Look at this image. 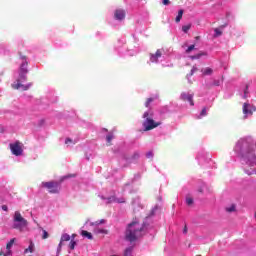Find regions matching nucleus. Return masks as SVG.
Instances as JSON below:
<instances>
[{"mask_svg":"<svg viewBox=\"0 0 256 256\" xmlns=\"http://www.w3.org/2000/svg\"><path fill=\"white\" fill-rule=\"evenodd\" d=\"M143 231H145V224L140 223L137 219H134L130 224H128L125 239L130 243L137 241V239L143 237Z\"/></svg>","mask_w":256,"mask_h":256,"instance_id":"f257e3e1","label":"nucleus"},{"mask_svg":"<svg viewBox=\"0 0 256 256\" xmlns=\"http://www.w3.org/2000/svg\"><path fill=\"white\" fill-rule=\"evenodd\" d=\"M27 61L25 60L22 62L20 66V71H19V77L17 78L16 81H14L11 85L12 89L19 90L21 89L22 91H29L31 87L33 86V83H28V84H23L25 81H27V73H29V70L27 69Z\"/></svg>","mask_w":256,"mask_h":256,"instance_id":"f03ea898","label":"nucleus"},{"mask_svg":"<svg viewBox=\"0 0 256 256\" xmlns=\"http://www.w3.org/2000/svg\"><path fill=\"white\" fill-rule=\"evenodd\" d=\"M143 127H144V131H152V129H156V127H159V125H161V122H155V120H153V112L151 111H147L144 112L143 114Z\"/></svg>","mask_w":256,"mask_h":256,"instance_id":"7ed1b4c3","label":"nucleus"},{"mask_svg":"<svg viewBox=\"0 0 256 256\" xmlns=\"http://www.w3.org/2000/svg\"><path fill=\"white\" fill-rule=\"evenodd\" d=\"M29 225V222L21 215V212L16 211L13 216V229H18V231H23L25 227Z\"/></svg>","mask_w":256,"mask_h":256,"instance_id":"20e7f679","label":"nucleus"},{"mask_svg":"<svg viewBox=\"0 0 256 256\" xmlns=\"http://www.w3.org/2000/svg\"><path fill=\"white\" fill-rule=\"evenodd\" d=\"M42 187L48 190V193L57 194L61 191V184L57 181L42 182Z\"/></svg>","mask_w":256,"mask_h":256,"instance_id":"39448f33","label":"nucleus"},{"mask_svg":"<svg viewBox=\"0 0 256 256\" xmlns=\"http://www.w3.org/2000/svg\"><path fill=\"white\" fill-rule=\"evenodd\" d=\"M9 147H10L12 155H15L16 157L23 155V143H21L20 141L11 143L9 145Z\"/></svg>","mask_w":256,"mask_h":256,"instance_id":"423d86ee","label":"nucleus"},{"mask_svg":"<svg viewBox=\"0 0 256 256\" xmlns=\"http://www.w3.org/2000/svg\"><path fill=\"white\" fill-rule=\"evenodd\" d=\"M180 99L182 101H188V103H190L191 107H193L195 105V102L193 101V94L183 92L180 95Z\"/></svg>","mask_w":256,"mask_h":256,"instance_id":"0eeeda50","label":"nucleus"},{"mask_svg":"<svg viewBox=\"0 0 256 256\" xmlns=\"http://www.w3.org/2000/svg\"><path fill=\"white\" fill-rule=\"evenodd\" d=\"M15 244V238H12L7 244H6V250L7 252L4 253L3 251L0 252L1 256H9L11 255V247Z\"/></svg>","mask_w":256,"mask_h":256,"instance_id":"6e6552de","label":"nucleus"},{"mask_svg":"<svg viewBox=\"0 0 256 256\" xmlns=\"http://www.w3.org/2000/svg\"><path fill=\"white\" fill-rule=\"evenodd\" d=\"M114 17L118 21H123V19H125V10H123V9L116 10L114 13Z\"/></svg>","mask_w":256,"mask_h":256,"instance_id":"1a4fd4ad","label":"nucleus"},{"mask_svg":"<svg viewBox=\"0 0 256 256\" xmlns=\"http://www.w3.org/2000/svg\"><path fill=\"white\" fill-rule=\"evenodd\" d=\"M162 53L161 50H157L155 54H151L150 61L152 63H157L159 57H161Z\"/></svg>","mask_w":256,"mask_h":256,"instance_id":"9d476101","label":"nucleus"},{"mask_svg":"<svg viewBox=\"0 0 256 256\" xmlns=\"http://www.w3.org/2000/svg\"><path fill=\"white\" fill-rule=\"evenodd\" d=\"M251 105L248 103H244L243 105V113L244 115H253V110H251Z\"/></svg>","mask_w":256,"mask_h":256,"instance_id":"9b49d317","label":"nucleus"},{"mask_svg":"<svg viewBox=\"0 0 256 256\" xmlns=\"http://www.w3.org/2000/svg\"><path fill=\"white\" fill-rule=\"evenodd\" d=\"M109 203H125V198H118L115 196H112L108 198Z\"/></svg>","mask_w":256,"mask_h":256,"instance_id":"f8f14e48","label":"nucleus"},{"mask_svg":"<svg viewBox=\"0 0 256 256\" xmlns=\"http://www.w3.org/2000/svg\"><path fill=\"white\" fill-rule=\"evenodd\" d=\"M246 145H247V141H245V140H240V141L236 144L235 151H239V150L243 149L244 147H246Z\"/></svg>","mask_w":256,"mask_h":256,"instance_id":"ddd939ff","label":"nucleus"},{"mask_svg":"<svg viewBox=\"0 0 256 256\" xmlns=\"http://www.w3.org/2000/svg\"><path fill=\"white\" fill-rule=\"evenodd\" d=\"M82 237H86V239H90V241H93V234L91 232H88L87 230L81 231Z\"/></svg>","mask_w":256,"mask_h":256,"instance_id":"4468645a","label":"nucleus"},{"mask_svg":"<svg viewBox=\"0 0 256 256\" xmlns=\"http://www.w3.org/2000/svg\"><path fill=\"white\" fill-rule=\"evenodd\" d=\"M35 251V243L30 241L28 248L25 249L24 253H33Z\"/></svg>","mask_w":256,"mask_h":256,"instance_id":"2eb2a0df","label":"nucleus"},{"mask_svg":"<svg viewBox=\"0 0 256 256\" xmlns=\"http://www.w3.org/2000/svg\"><path fill=\"white\" fill-rule=\"evenodd\" d=\"M205 55H207L205 52H200V53H198L196 55L190 56V59H192V60L201 59V57H203Z\"/></svg>","mask_w":256,"mask_h":256,"instance_id":"dca6fc26","label":"nucleus"},{"mask_svg":"<svg viewBox=\"0 0 256 256\" xmlns=\"http://www.w3.org/2000/svg\"><path fill=\"white\" fill-rule=\"evenodd\" d=\"M202 75H213V69L207 67L204 70H202Z\"/></svg>","mask_w":256,"mask_h":256,"instance_id":"f3484780","label":"nucleus"},{"mask_svg":"<svg viewBox=\"0 0 256 256\" xmlns=\"http://www.w3.org/2000/svg\"><path fill=\"white\" fill-rule=\"evenodd\" d=\"M95 233H97V235H100V234L107 235V233H109V231L105 230V229L97 228V229H95Z\"/></svg>","mask_w":256,"mask_h":256,"instance_id":"a211bd4d","label":"nucleus"},{"mask_svg":"<svg viewBox=\"0 0 256 256\" xmlns=\"http://www.w3.org/2000/svg\"><path fill=\"white\" fill-rule=\"evenodd\" d=\"M214 37H221L223 35V31H221V28H215L214 29Z\"/></svg>","mask_w":256,"mask_h":256,"instance_id":"6ab92c4d","label":"nucleus"},{"mask_svg":"<svg viewBox=\"0 0 256 256\" xmlns=\"http://www.w3.org/2000/svg\"><path fill=\"white\" fill-rule=\"evenodd\" d=\"M113 139H115V136L113 135V133H110L106 136V141L108 145H111V142L113 141Z\"/></svg>","mask_w":256,"mask_h":256,"instance_id":"aec40b11","label":"nucleus"},{"mask_svg":"<svg viewBox=\"0 0 256 256\" xmlns=\"http://www.w3.org/2000/svg\"><path fill=\"white\" fill-rule=\"evenodd\" d=\"M181 19H183V10L178 11V15L176 16V19H175L176 23H179Z\"/></svg>","mask_w":256,"mask_h":256,"instance_id":"412c9836","label":"nucleus"},{"mask_svg":"<svg viewBox=\"0 0 256 256\" xmlns=\"http://www.w3.org/2000/svg\"><path fill=\"white\" fill-rule=\"evenodd\" d=\"M201 117H207V107H204L202 111L200 112V116L198 119H201Z\"/></svg>","mask_w":256,"mask_h":256,"instance_id":"4be33fe9","label":"nucleus"},{"mask_svg":"<svg viewBox=\"0 0 256 256\" xmlns=\"http://www.w3.org/2000/svg\"><path fill=\"white\" fill-rule=\"evenodd\" d=\"M236 206L235 204H232L231 206L226 208L227 213H233L235 212Z\"/></svg>","mask_w":256,"mask_h":256,"instance_id":"5701e85b","label":"nucleus"},{"mask_svg":"<svg viewBox=\"0 0 256 256\" xmlns=\"http://www.w3.org/2000/svg\"><path fill=\"white\" fill-rule=\"evenodd\" d=\"M61 241H71V236L69 234H63L61 236Z\"/></svg>","mask_w":256,"mask_h":256,"instance_id":"b1692460","label":"nucleus"},{"mask_svg":"<svg viewBox=\"0 0 256 256\" xmlns=\"http://www.w3.org/2000/svg\"><path fill=\"white\" fill-rule=\"evenodd\" d=\"M189 29H191V24H187L185 26H182V31L184 33H188L189 32Z\"/></svg>","mask_w":256,"mask_h":256,"instance_id":"393cba45","label":"nucleus"},{"mask_svg":"<svg viewBox=\"0 0 256 256\" xmlns=\"http://www.w3.org/2000/svg\"><path fill=\"white\" fill-rule=\"evenodd\" d=\"M42 239H49V232L47 230L42 229Z\"/></svg>","mask_w":256,"mask_h":256,"instance_id":"a878e982","label":"nucleus"},{"mask_svg":"<svg viewBox=\"0 0 256 256\" xmlns=\"http://www.w3.org/2000/svg\"><path fill=\"white\" fill-rule=\"evenodd\" d=\"M75 245H77V242H75V240H71L69 244V249L73 251V249H75Z\"/></svg>","mask_w":256,"mask_h":256,"instance_id":"bb28decb","label":"nucleus"},{"mask_svg":"<svg viewBox=\"0 0 256 256\" xmlns=\"http://www.w3.org/2000/svg\"><path fill=\"white\" fill-rule=\"evenodd\" d=\"M154 99L153 98H148L145 102V107H149V105H151V103H153Z\"/></svg>","mask_w":256,"mask_h":256,"instance_id":"cd10ccee","label":"nucleus"},{"mask_svg":"<svg viewBox=\"0 0 256 256\" xmlns=\"http://www.w3.org/2000/svg\"><path fill=\"white\" fill-rule=\"evenodd\" d=\"M194 49H195V45H190V46L187 48L186 53H190V52H192Z\"/></svg>","mask_w":256,"mask_h":256,"instance_id":"c85d7f7f","label":"nucleus"},{"mask_svg":"<svg viewBox=\"0 0 256 256\" xmlns=\"http://www.w3.org/2000/svg\"><path fill=\"white\" fill-rule=\"evenodd\" d=\"M147 159H153V151H149L146 153Z\"/></svg>","mask_w":256,"mask_h":256,"instance_id":"c756f323","label":"nucleus"},{"mask_svg":"<svg viewBox=\"0 0 256 256\" xmlns=\"http://www.w3.org/2000/svg\"><path fill=\"white\" fill-rule=\"evenodd\" d=\"M186 203L187 205H193V198L191 197L186 198Z\"/></svg>","mask_w":256,"mask_h":256,"instance_id":"7c9ffc66","label":"nucleus"},{"mask_svg":"<svg viewBox=\"0 0 256 256\" xmlns=\"http://www.w3.org/2000/svg\"><path fill=\"white\" fill-rule=\"evenodd\" d=\"M139 157H140L139 152H135V153L133 154V156H132V159H139Z\"/></svg>","mask_w":256,"mask_h":256,"instance_id":"2f4dec72","label":"nucleus"},{"mask_svg":"<svg viewBox=\"0 0 256 256\" xmlns=\"http://www.w3.org/2000/svg\"><path fill=\"white\" fill-rule=\"evenodd\" d=\"M61 247H63V241L60 240V243L58 245V250H57L58 253H61Z\"/></svg>","mask_w":256,"mask_h":256,"instance_id":"473e14b6","label":"nucleus"},{"mask_svg":"<svg viewBox=\"0 0 256 256\" xmlns=\"http://www.w3.org/2000/svg\"><path fill=\"white\" fill-rule=\"evenodd\" d=\"M65 143H66V145H69V143H73V140H71V138H67Z\"/></svg>","mask_w":256,"mask_h":256,"instance_id":"72a5a7b5","label":"nucleus"},{"mask_svg":"<svg viewBox=\"0 0 256 256\" xmlns=\"http://www.w3.org/2000/svg\"><path fill=\"white\" fill-rule=\"evenodd\" d=\"M2 211H9V208L7 207V205H2Z\"/></svg>","mask_w":256,"mask_h":256,"instance_id":"f704fd0d","label":"nucleus"},{"mask_svg":"<svg viewBox=\"0 0 256 256\" xmlns=\"http://www.w3.org/2000/svg\"><path fill=\"white\" fill-rule=\"evenodd\" d=\"M163 5H169L170 3H171V1H169V0H163Z\"/></svg>","mask_w":256,"mask_h":256,"instance_id":"c9c22d12","label":"nucleus"},{"mask_svg":"<svg viewBox=\"0 0 256 256\" xmlns=\"http://www.w3.org/2000/svg\"><path fill=\"white\" fill-rule=\"evenodd\" d=\"M250 110L252 111V114H253L256 111V107L255 106H250Z\"/></svg>","mask_w":256,"mask_h":256,"instance_id":"e433bc0d","label":"nucleus"},{"mask_svg":"<svg viewBox=\"0 0 256 256\" xmlns=\"http://www.w3.org/2000/svg\"><path fill=\"white\" fill-rule=\"evenodd\" d=\"M20 57L23 59V61H26V59H27V56H23V55H21V53H20Z\"/></svg>","mask_w":256,"mask_h":256,"instance_id":"4c0bfd02","label":"nucleus"},{"mask_svg":"<svg viewBox=\"0 0 256 256\" xmlns=\"http://www.w3.org/2000/svg\"><path fill=\"white\" fill-rule=\"evenodd\" d=\"M97 225H101L102 223H105V220H100L99 222H96Z\"/></svg>","mask_w":256,"mask_h":256,"instance_id":"58836bf2","label":"nucleus"},{"mask_svg":"<svg viewBox=\"0 0 256 256\" xmlns=\"http://www.w3.org/2000/svg\"><path fill=\"white\" fill-rule=\"evenodd\" d=\"M214 85H216V87H219V81H215Z\"/></svg>","mask_w":256,"mask_h":256,"instance_id":"ea45409f","label":"nucleus"},{"mask_svg":"<svg viewBox=\"0 0 256 256\" xmlns=\"http://www.w3.org/2000/svg\"><path fill=\"white\" fill-rule=\"evenodd\" d=\"M183 233H187V226H184Z\"/></svg>","mask_w":256,"mask_h":256,"instance_id":"a19ab883","label":"nucleus"},{"mask_svg":"<svg viewBox=\"0 0 256 256\" xmlns=\"http://www.w3.org/2000/svg\"><path fill=\"white\" fill-rule=\"evenodd\" d=\"M225 27H227V24L222 25V26L220 27V29H225Z\"/></svg>","mask_w":256,"mask_h":256,"instance_id":"79ce46f5","label":"nucleus"},{"mask_svg":"<svg viewBox=\"0 0 256 256\" xmlns=\"http://www.w3.org/2000/svg\"><path fill=\"white\" fill-rule=\"evenodd\" d=\"M68 177H77V175L76 174H72V175H70Z\"/></svg>","mask_w":256,"mask_h":256,"instance_id":"37998d69","label":"nucleus"},{"mask_svg":"<svg viewBox=\"0 0 256 256\" xmlns=\"http://www.w3.org/2000/svg\"><path fill=\"white\" fill-rule=\"evenodd\" d=\"M199 192H200V193H203V189H199Z\"/></svg>","mask_w":256,"mask_h":256,"instance_id":"c03bdc74","label":"nucleus"},{"mask_svg":"<svg viewBox=\"0 0 256 256\" xmlns=\"http://www.w3.org/2000/svg\"><path fill=\"white\" fill-rule=\"evenodd\" d=\"M244 95H247V90L244 91Z\"/></svg>","mask_w":256,"mask_h":256,"instance_id":"a18cd8bd","label":"nucleus"},{"mask_svg":"<svg viewBox=\"0 0 256 256\" xmlns=\"http://www.w3.org/2000/svg\"><path fill=\"white\" fill-rule=\"evenodd\" d=\"M196 39H200V37H199V36H197V37H196Z\"/></svg>","mask_w":256,"mask_h":256,"instance_id":"49530a36","label":"nucleus"},{"mask_svg":"<svg viewBox=\"0 0 256 256\" xmlns=\"http://www.w3.org/2000/svg\"><path fill=\"white\" fill-rule=\"evenodd\" d=\"M247 89H249V87H248V86H246V91H247Z\"/></svg>","mask_w":256,"mask_h":256,"instance_id":"de8ad7c7","label":"nucleus"},{"mask_svg":"<svg viewBox=\"0 0 256 256\" xmlns=\"http://www.w3.org/2000/svg\"><path fill=\"white\" fill-rule=\"evenodd\" d=\"M104 131H107V128H104Z\"/></svg>","mask_w":256,"mask_h":256,"instance_id":"09e8293b","label":"nucleus"}]
</instances>
